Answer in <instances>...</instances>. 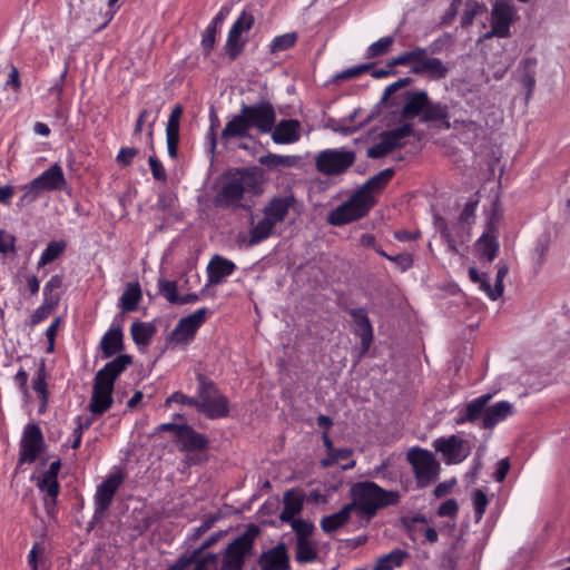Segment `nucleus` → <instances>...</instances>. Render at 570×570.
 <instances>
[{
	"label": "nucleus",
	"mask_w": 570,
	"mask_h": 570,
	"mask_svg": "<svg viewBox=\"0 0 570 570\" xmlns=\"http://www.w3.org/2000/svg\"><path fill=\"white\" fill-rule=\"evenodd\" d=\"M348 502L361 521L368 524L384 508L400 503L401 494L396 490H385L373 481H360L350 488Z\"/></svg>",
	"instance_id": "obj_1"
},
{
	"label": "nucleus",
	"mask_w": 570,
	"mask_h": 570,
	"mask_svg": "<svg viewBox=\"0 0 570 570\" xmlns=\"http://www.w3.org/2000/svg\"><path fill=\"white\" fill-rule=\"evenodd\" d=\"M132 363L128 354H120L96 373L89 410L94 415L104 414L112 405V392L117 377Z\"/></svg>",
	"instance_id": "obj_2"
},
{
	"label": "nucleus",
	"mask_w": 570,
	"mask_h": 570,
	"mask_svg": "<svg viewBox=\"0 0 570 570\" xmlns=\"http://www.w3.org/2000/svg\"><path fill=\"white\" fill-rule=\"evenodd\" d=\"M259 179L256 174L248 169H237L228 173L215 196V204L219 207H236L249 209L242 200L246 194L257 195L261 193Z\"/></svg>",
	"instance_id": "obj_3"
},
{
	"label": "nucleus",
	"mask_w": 570,
	"mask_h": 570,
	"mask_svg": "<svg viewBox=\"0 0 570 570\" xmlns=\"http://www.w3.org/2000/svg\"><path fill=\"white\" fill-rule=\"evenodd\" d=\"M259 534L258 525L247 524L245 531L225 549L220 570H243L245 559L254 553V543Z\"/></svg>",
	"instance_id": "obj_4"
},
{
	"label": "nucleus",
	"mask_w": 570,
	"mask_h": 570,
	"mask_svg": "<svg viewBox=\"0 0 570 570\" xmlns=\"http://www.w3.org/2000/svg\"><path fill=\"white\" fill-rule=\"evenodd\" d=\"M374 197L363 196L355 191L346 202L333 209L328 215V223L333 226H342L363 218L375 205Z\"/></svg>",
	"instance_id": "obj_5"
},
{
	"label": "nucleus",
	"mask_w": 570,
	"mask_h": 570,
	"mask_svg": "<svg viewBox=\"0 0 570 570\" xmlns=\"http://www.w3.org/2000/svg\"><path fill=\"white\" fill-rule=\"evenodd\" d=\"M406 459L413 468L419 487L424 488L438 478L440 464L432 452L412 448L407 452Z\"/></svg>",
	"instance_id": "obj_6"
},
{
	"label": "nucleus",
	"mask_w": 570,
	"mask_h": 570,
	"mask_svg": "<svg viewBox=\"0 0 570 570\" xmlns=\"http://www.w3.org/2000/svg\"><path fill=\"white\" fill-rule=\"evenodd\" d=\"M353 150L325 149L315 159L316 169L326 176H337L345 173L355 161Z\"/></svg>",
	"instance_id": "obj_7"
},
{
	"label": "nucleus",
	"mask_w": 570,
	"mask_h": 570,
	"mask_svg": "<svg viewBox=\"0 0 570 570\" xmlns=\"http://www.w3.org/2000/svg\"><path fill=\"white\" fill-rule=\"evenodd\" d=\"M65 186L66 179L62 169L58 164H55L24 187L27 193L21 197L20 204L23 205L24 202L35 200L41 191L61 190Z\"/></svg>",
	"instance_id": "obj_8"
},
{
	"label": "nucleus",
	"mask_w": 570,
	"mask_h": 570,
	"mask_svg": "<svg viewBox=\"0 0 570 570\" xmlns=\"http://www.w3.org/2000/svg\"><path fill=\"white\" fill-rule=\"evenodd\" d=\"M240 112L249 125L263 134L271 132L276 122V112L268 100H261L254 105H243Z\"/></svg>",
	"instance_id": "obj_9"
},
{
	"label": "nucleus",
	"mask_w": 570,
	"mask_h": 570,
	"mask_svg": "<svg viewBox=\"0 0 570 570\" xmlns=\"http://www.w3.org/2000/svg\"><path fill=\"white\" fill-rule=\"evenodd\" d=\"M500 215L495 212L492 213L485 229L481 237L476 240L475 250L480 259L492 262L499 252V223Z\"/></svg>",
	"instance_id": "obj_10"
},
{
	"label": "nucleus",
	"mask_w": 570,
	"mask_h": 570,
	"mask_svg": "<svg viewBox=\"0 0 570 570\" xmlns=\"http://www.w3.org/2000/svg\"><path fill=\"white\" fill-rule=\"evenodd\" d=\"M43 446L45 440L39 425L28 424L20 441L19 465L36 462Z\"/></svg>",
	"instance_id": "obj_11"
},
{
	"label": "nucleus",
	"mask_w": 570,
	"mask_h": 570,
	"mask_svg": "<svg viewBox=\"0 0 570 570\" xmlns=\"http://www.w3.org/2000/svg\"><path fill=\"white\" fill-rule=\"evenodd\" d=\"M433 446L442 454L446 464H458L466 459L471 452L469 443L458 435L440 438L434 441Z\"/></svg>",
	"instance_id": "obj_12"
},
{
	"label": "nucleus",
	"mask_w": 570,
	"mask_h": 570,
	"mask_svg": "<svg viewBox=\"0 0 570 570\" xmlns=\"http://www.w3.org/2000/svg\"><path fill=\"white\" fill-rule=\"evenodd\" d=\"M207 313L208 309L202 307L193 314L180 318L171 332V340L176 343H186L194 338L197 330L205 323Z\"/></svg>",
	"instance_id": "obj_13"
},
{
	"label": "nucleus",
	"mask_w": 570,
	"mask_h": 570,
	"mask_svg": "<svg viewBox=\"0 0 570 570\" xmlns=\"http://www.w3.org/2000/svg\"><path fill=\"white\" fill-rule=\"evenodd\" d=\"M261 570H289V554L284 542L263 551L257 560Z\"/></svg>",
	"instance_id": "obj_14"
},
{
	"label": "nucleus",
	"mask_w": 570,
	"mask_h": 570,
	"mask_svg": "<svg viewBox=\"0 0 570 570\" xmlns=\"http://www.w3.org/2000/svg\"><path fill=\"white\" fill-rule=\"evenodd\" d=\"M253 23L254 17L250 13L243 11L232 26L226 41V52L232 60L236 59L242 51L243 43L239 41L240 33L249 30Z\"/></svg>",
	"instance_id": "obj_15"
},
{
	"label": "nucleus",
	"mask_w": 570,
	"mask_h": 570,
	"mask_svg": "<svg viewBox=\"0 0 570 570\" xmlns=\"http://www.w3.org/2000/svg\"><path fill=\"white\" fill-rule=\"evenodd\" d=\"M124 476L115 473L104 480L97 488L95 495L96 513H102L110 507L114 495L121 485Z\"/></svg>",
	"instance_id": "obj_16"
},
{
	"label": "nucleus",
	"mask_w": 570,
	"mask_h": 570,
	"mask_svg": "<svg viewBox=\"0 0 570 570\" xmlns=\"http://www.w3.org/2000/svg\"><path fill=\"white\" fill-rule=\"evenodd\" d=\"M515 14L514 7L505 1L497 0L491 11V26L504 38L510 36V27Z\"/></svg>",
	"instance_id": "obj_17"
},
{
	"label": "nucleus",
	"mask_w": 570,
	"mask_h": 570,
	"mask_svg": "<svg viewBox=\"0 0 570 570\" xmlns=\"http://www.w3.org/2000/svg\"><path fill=\"white\" fill-rule=\"evenodd\" d=\"M440 222V233L442 238L446 242L449 250L452 254H460L459 245L464 244L470 238V230L466 225L460 224V222H456L452 230L449 229L445 220L443 218L439 219Z\"/></svg>",
	"instance_id": "obj_18"
},
{
	"label": "nucleus",
	"mask_w": 570,
	"mask_h": 570,
	"mask_svg": "<svg viewBox=\"0 0 570 570\" xmlns=\"http://www.w3.org/2000/svg\"><path fill=\"white\" fill-rule=\"evenodd\" d=\"M296 198L293 194L275 196L263 208V214L275 224L282 223L287 217L289 209L295 205Z\"/></svg>",
	"instance_id": "obj_19"
},
{
	"label": "nucleus",
	"mask_w": 570,
	"mask_h": 570,
	"mask_svg": "<svg viewBox=\"0 0 570 570\" xmlns=\"http://www.w3.org/2000/svg\"><path fill=\"white\" fill-rule=\"evenodd\" d=\"M249 130L250 128L248 122L239 111V114L233 116L225 125L220 134V142L227 147L232 141L236 139L249 137Z\"/></svg>",
	"instance_id": "obj_20"
},
{
	"label": "nucleus",
	"mask_w": 570,
	"mask_h": 570,
	"mask_svg": "<svg viewBox=\"0 0 570 570\" xmlns=\"http://www.w3.org/2000/svg\"><path fill=\"white\" fill-rule=\"evenodd\" d=\"M492 397L493 395L491 393H487L468 403L464 410L460 411L455 419V423L458 425H462L466 422L474 423L480 419L483 420L487 412V405Z\"/></svg>",
	"instance_id": "obj_21"
},
{
	"label": "nucleus",
	"mask_w": 570,
	"mask_h": 570,
	"mask_svg": "<svg viewBox=\"0 0 570 570\" xmlns=\"http://www.w3.org/2000/svg\"><path fill=\"white\" fill-rule=\"evenodd\" d=\"M348 313L356 325L355 334L361 338L362 352L365 353L373 341V328L366 309L363 307L353 308Z\"/></svg>",
	"instance_id": "obj_22"
},
{
	"label": "nucleus",
	"mask_w": 570,
	"mask_h": 570,
	"mask_svg": "<svg viewBox=\"0 0 570 570\" xmlns=\"http://www.w3.org/2000/svg\"><path fill=\"white\" fill-rule=\"evenodd\" d=\"M183 106L176 105L168 118L166 126L168 155L175 159L178 155L179 124L183 116Z\"/></svg>",
	"instance_id": "obj_23"
},
{
	"label": "nucleus",
	"mask_w": 570,
	"mask_h": 570,
	"mask_svg": "<svg viewBox=\"0 0 570 570\" xmlns=\"http://www.w3.org/2000/svg\"><path fill=\"white\" fill-rule=\"evenodd\" d=\"M301 124L296 119H284L274 126L272 139L276 144H293L299 139Z\"/></svg>",
	"instance_id": "obj_24"
},
{
	"label": "nucleus",
	"mask_w": 570,
	"mask_h": 570,
	"mask_svg": "<svg viewBox=\"0 0 570 570\" xmlns=\"http://www.w3.org/2000/svg\"><path fill=\"white\" fill-rule=\"evenodd\" d=\"M538 59L534 57L523 58L517 68L518 80L525 88V99L532 96L535 87V68Z\"/></svg>",
	"instance_id": "obj_25"
},
{
	"label": "nucleus",
	"mask_w": 570,
	"mask_h": 570,
	"mask_svg": "<svg viewBox=\"0 0 570 570\" xmlns=\"http://www.w3.org/2000/svg\"><path fill=\"white\" fill-rule=\"evenodd\" d=\"M178 441L181 443L180 450L186 452L202 451L207 448V438L195 431L191 426L184 424L179 428Z\"/></svg>",
	"instance_id": "obj_26"
},
{
	"label": "nucleus",
	"mask_w": 570,
	"mask_h": 570,
	"mask_svg": "<svg viewBox=\"0 0 570 570\" xmlns=\"http://www.w3.org/2000/svg\"><path fill=\"white\" fill-rule=\"evenodd\" d=\"M197 411L204 413L208 419L226 417L229 413V403L226 396L217 394L205 402H198Z\"/></svg>",
	"instance_id": "obj_27"
},
{
	"label": "nucleus",
	"mask_w": 570,
	"mask_h": 570,
	"mask_svg": "<svg viewBox=\"0 0 570 570\" xmlns=\"http://www.w3.org/2000/svg\"><path fill=\"white\" fill-rule=\"evenodd\" d=\"M235 264L232 261L215 255L207 266L208 285L219 284L224 277L229 276L235 271Z\"/></svg>",
	"instance_id": "obj_28"
},
{
	"label": "nucleus",
	"mask_w": 570,
	"mask_h": 570,
	"mask_svg": "<svg viewBox=\"0 0 570 570\" xmlns=\"http://www.w3.org/2000/svg\"><path fill=\"white\" fill-rule=\"evenodd\" d=\"M412 134L413 125L410 122H404L394 129L382 131L380 138L392 153L395 149L402 148L405 145L404 139Z\"/></svg>",
	"instance_id": "obj_29"
},
{
	"label": "nucleus",
	"mask_w": 570,
	"mask_h": 570,
	"mask_svg": "<svg viewBox=\"0 0 570 570\" xmlns=\"http://www.w3.org/2000/svg\"><path fill=\"white\" fill-rule=\"evenodd\" d=\"M513 412V405L508 401H500L493 405H487V412L483 417V428L493 429L498 423L505 420Z\"/></svg>",
	"instance_id": "obj_30"
},
{
	"label": "nucleus",
	"mask_w": 570,
	"mask_h": 570,
	"mask_svg": "<svg viewBox=\"0 0 570 570\" xmlns=\"http://www.w3.org/2000/svg\"><path fill=\"white\" fill-rule=\"evenodd\" d=\"M354 512L350 503L344 504L337 512L325 515L321 520V529L325 533H333L344 527L351 519V513Z\"/></svg>",
	"instance_id": "obj_31"
},
{
	"label": "nucleus",
	"mask_w": 570,
	"mask_h": 570,
	"mask_svg": "<svg viewBox=\"0 0 570 570\" xmlns=\"http://www.w3.org/2000/svg\"><path fill=\"white\" fill-rule=\"evenodd\" d=\"M412 72L421 75L428 73L433 79H443L449 72V68L439 58H423L420 63L412 67Z\"/></svg>",
	"instance_id": "obj_32"
},
{
	"label": "nucleus",
	"mask_w": 570,
	"mask_h": 570,
	"mask_svg": "<svg viewBox=\"0 0 570 570\" xmlns=\"http://www.w3.org/2000/svg\"><path fill=\"white\" fill-rule=\"evenodd\" d=\"M303 508V495L294 490L286 491L283 500V510L279 514V519L283 522H289L294 520L295 515L302 511Z\"/></svg>",
	"instance_id": "obj_33"
},
{
	"label": "nucleus",
	"mask_w": 570,
	"mask_h": 570,
	"mask_svg": "<svg viewBox=\"0 0 570 570\" xmlns=\"http://www.w3.org/2000/svg\"><path fill=\"white\" fill-rule=\"evenodd\" d=\"M393 176V168H386L384 170H381L380 173L371 177L367 181H365L356 191L362 193V195L366 197H374L372 194L381 191L392 179Z\"/></svg>",
	"instance_id": "obj_34"
},
{
	"label": "nucleus",
	"mask_w": 570,
	"mask_h": 570,
	"mask_svg": "<svg viewBox=\"0 0 570 570\" xmlns=\"http://www.w3.org/2000/svg\"><path fill=\"white\" fill-rule=\"evenodd\" d=\"M429 96L425 91H415L410 95L409 99L404 104L401 115L403 118H414L420 114L425 112Z\"/></svg>",
	"instance_id": "obj_35"
},
{
	"label": "nucleus",
	"mask_w": 570,
	"mask_h": 570,
	"mask_svg": "<svg viewBox=\"0 0 570 570\" xmlns=\"http://www.w3.org/2000/svg\"><path fill=\"white\" fill-rule=\"evenodd\" d=\"M100 348L104 357L108 358L124 350L121 328H110L102 336Z\"/></svg>",
	"instance_id": "obj_36"
},
{
	"label": "nucleus",
	"mask_w": 570,
	"mask_h": 570,
	"mask_svg": "<svg viewBox=\"0 0 570 570\" xmlns=\"http://www.w3.org/2000/svg\"><path fill=\"white\" fill-rule=\"evenodd\" d=\"M141 299V288L139 283H128L120 299L119 305L122 312L136 311Z\"/></svg>",
	"instance_id": "obj_37"
},
{
	"label": "nucleus",
	"mask_w": 570,
	"mask_h": 570,
	"mask_svg": "<svg viewBox=\"0 0 570 570\" xmlns=\"http://www.w3.org/2000/svg\"><path fill=\"white\" fill-rule=\"evenodd\" d=\"M275 223L264 215L249 230L248 246H254L267 239L275 227Z\"/></svg>",
	"instance_id": "obj_38"
},
{
	"label": "nucleus",
	"mask_w": 570,
	"mask_h": 570,
	"mask_svg": "<svg viewBox=\"0 0 570 570\" xmlns=\"http://www.w3.org/2000/svg\"><path fill=\"white\" fill-rule=\"evenodd\" d=\"M130 332L137 345H148L156 333V326L151 323L134 322Z\"/></svg>",
	"instance_id": "obj_39"
},
{
	"label": "nucleus",
	"mask_w": 570,
	"mask_h": 570,
	"mask_svg": "<svg viewBox=\"0 0 570 570\" xmlns=\"http://www.w3.org/2000/svg\"><path fill=\"white\" fill-rule=\"evenodd\" d=\"M317 559V549L311 540L296 541L295 560L298 563H309Z\"/></svg>",
	"instance_id": "obj_40"
},
{
	"label": "nucleus",
	"mask_w": 570,
	"mask_h": 570,
	"mask_svg": "<svg viewBox=\"0 0 570 570\" xmlns=\"http://www.w3.org/2000/svg\"><path fill=\"white\" fill-rule=\"evenodd\" d=\"M406 557V551L401 549H394L393 551L385 556H382L377 560L374 570H393V568L400 567Z\"/></svg>",
	"instance_id": "obj_41"
},
{
	"label": "nucleus",
	"mask_w": 570,
	"mask_h": 570,
	"mask_svg": "<svg viewBox=\"0 0 570 570\" xmlns=\"http://www.w3.org/2000/svg\"><path fill=\"white\" fill-rule=\"evenodd\" d=\"M450 115L449 106L442 102H433L428 99V105L425 107V112L421 117V121H436L440 119H448Z\"/></svg>",
	"instance_id": "obj_42"
},
{
	"label": "nucleus",
	"mask_w": 570,
	"mask_h": 570,
	"mask_svg": "<svg viewBox=\"0 0 570 570\" xmlns=\"http://www.w3.org/2000/svg\"><path fill=\"white\" fill-rule=\"evenodd\" d=\"M487 12V6L476 0H468L461 17V27L468 28L473 24L474 18L479 14Z\"/></svg>",
	"instance_id": "obj_43"
},
{
	"label": "nucleus",
	"mask_w": 570,
	"mask_h": 570,
	"mask_svg": "<svg viewBox=\"0 0 570 570\" xmlns=\"http://www.w3.org/2000/svg\"><path fill=\"white\" fill-rule=\"evenodd\" d=\"M426 56V49L422 47H415L411 51H405L397 57H394L390 62L389 67H395V66H404L409 62H417L420 63L423 58Z\"/></svg>",
	"instance_id": "obj_44"
},
{
	"label": "nucleus",
	"mask_w": 570,
	"mask_h": 570,
	"mask_svg": "<svg viewBox=\"0 0 570 570\" xmlns=\"http://www.w3.org/2000/svg\"><path fill=\"white\" fill-rule=\"evenodd\" d=\"M59 301L60 295H50L49 297L45 298V303L39 306L31 315V324L36 325L46 320L58 305Z\"/></svg>",
	"instance_id": "obj_45"
},
{
	"label": "nucleus",
	"mask_w": 570,
	"mask_h": 570,
	"mask_svg": "<svg viewBox=\"0 0 570 570\" xmlns=\"http://www.w3.org/2000/svg\"><path fill=\"white\" fill-rule=\"evenodd\" d=\"M261 164L267 166L269 168L273 167H294L298 163L297 156H281L275 154H269L259 159Z\"/></svg>",
	"instance_id": "obj_46"
},
{
	"label": "nucleus",
	"mask_w": 570,
	"mask_h": 570,
	"mask_svg": "<svg viewBox=\"0 0 570 570\" xmlns=\"http://www.w3.org/2000/svg\"><path fill=\"white\" fill-rule=\"evenodd\" d=\"M66 244L63 242H50L41 254L38 262V267L46 266L56 258H58L63 252Z\"/></svg>",
	"instance_id": "obj_47"
},
{
	"label": "nucleus",
	"mask_w": 570,
	"mask_h": 570,
	"mask_svg": "<svg viewBox=\"0 0 570 570\" xmlns=\"http://www.w3.org/2000/svg\"><path fill=\"white\" fill-rule=\"evenodd\" d=\"M209 120H210V127H209V130L207 134V145H208V151L210 153L212 158H214L216 155V148H217L216 129L219 126V119H218L217 112L214 109V107L210 108Z\"/></svg>",
	"instance_id": "obj_48"
},
{
	"label": "nucleus",
	"mask_w": 570,
	"mask_h": 570,
	"mask_svg": "<svg viewBox=\"0 0 570 570\" xmlns=\"http://www.w3.org/2000/svg\"><path fill=\"white\" fill-rule=\"evenodd\" d=\"M158 292L169 303L178 304L180 296L178 295L177 283L175 281H168V279H165V278H160L158 281Z\"/></svg>",
	"instance_id": "obj_49"
},
{
	"label": "nucleus",
	"mask_w": 570,
	"mask_h": 570,
	"mask_svg": "<svg viewBox=\"0 0 570 570\" xmlns=\"http://www.w3.org/2000/svg\"><path fill=\"white\" fill-rule=\"evenodd\" d=\"M32 389L40 395L42 400V406H46L48 401V391L46 383V368L42 362L37 371L36 377L32 380Z\"/></svg>",
	"instance_id": "obj_50"
},
{
	"label": "nucleus",
	"mask_w": 570,
	"mask_h": 570,
	"mask_svg": "<svg viewBox=\"0 0 570 570\" xmlns=\"http://www.w3.org/2000/svg\"><path fill=\"white\" fill-rule=\"evenodd\" d=\"M297 40L296 32H288L278 37H275L269 48L272 53H277L292 48Z\"/></svg>",
	"instance_id": "obj_51"
},
{
	"label": "nucleus",
	"mask_w": 570,
	"mask_h": 570,
	"mask_svg": "<svg viewBox=\"0 0 570 570\" xmlns=\"http://www.w3.org/2000/svg\"><path fill=\"white\" fill-rule=\"evenodd\" d=\"M394 42L392 36L383 37L380 40L372 43L366 51V58L372 59L386 53Z\"/></svg>",
	"instance_id": "obj_52"
},
{
	"label": "nucleus",
	"mask_w": 570,
	"mask_h": 570,
	"mask_svg": "<svg viewBox=\"0 0 570 570\" xmlns=\"http://www.w3.org/2000/svg\"><path fill=\"white\" fill-rule=\"evenodd\" d=\"M288 523H291V527L295 532L296 541L309 540V537L314 530V525L311 522H307L303 519H294Z\"/></svg>",
	"instance_id": "obj_53"
},
{
	"label": "nucleus",
	"mask_w": 570,
	"mask_h": 570,
	"mask_svg": "<svg viewBox=\"0 0 570 570\" xmlns=\"http://www.w3.org/2000/svg\"><path fill=\"white\" fill-rule=\"evenodd\" d=\"M472 499H473V505L475 509V517H476V520L479 521L482 519V517L485 512L489 500H488V497L484 493V491H482L480 489H478L473 492Z\"/></svg>",
	"instance_id": "obj_54"
},
{
	"label": "nucleus",
	"mask_w": 570,
	"mask_h": 570,
	"mask_svg": "<svg viewBox=\"0 0 570 570\" xmlns=\"http://www.w3.org/2000/svg\"><path fill=\"white\" fill-rule=\"evenodd\" d=\"M476 206L478 200L466 203L459 216L458 222H460V224L471 226L474 223Z\"/></svg>",
	"instance_id": "obj_55"
},
{
	"label": "nucleus",
	"mask_w": 570,
	"mask_h": 570,
	"mask_svg": "<svg viewBox=\"0 0 570 570\" xmlns=\"http://www.w3.org/2000/svg\"><path fill=\"white\" fill-rule=\"evenodd\" d=\"M38 487L42 492H46L55 502L58 493H59V483L58 480H51L48 478H43L39 480Z\"/></svg>",
	"instance_id": "obj_56"
},
{
	"label": "nucleus",
	"mask_w": 570,
	"mask_h": 570,
	"mask_svg": "<svg viewBox=\"0 0 570 570\" xmlns=\"http://www.w3.org/2000/svg\"><path fill=\"white\" fill-rule=\"evenodd\" d=\"M137 154H138L137 148L122 147L116 157V161L118 163V165H120L122 167H127L132 163V160L137 156Z\"/></svg>",
	"instance_id": "obj_57"
},
{
	"label": "nucleus",
	"mask_w": 570,
	"mask_h": 570,
	"mask_svg": "<svg viewBox=\"0 0 570 570\" xmlns=\"http://www.w3.org/2000/svg\"><path fill=\"white\" fill-rule=\"evenodd\" d=\"M16 249V237L3 229H0V254L13 253Z\"/></svg>",
	"instance_id": "obj_58"
},
{
	"label": "nucleus",
	"mask_w": 570,
	"mask_h": 570,
	"mask_svg": "<svg viewBox=\"0 0 570 570\" xmlns=\"http://www.w3.org/2000/svg\"><path fill=\"white\" fill-rule=\"evenodd\" d=\"M197 560L199 559L194 552L189 554H183L176 560V562L173 566H170L166 570H187L191 564L195 566Z\"/></svg>",
	"instance_id": "obj_59"
},
{
	"label": "nucleus",
	"mask_w": 570,
	"mask_h": 570,
	"mask_svg": "<svg viewBox=\"0 0 570 570\" xmlns=\"http://www.w3.org/2000/svg\"><path fill=\"white\" fill-rule=\"evenodd\" d=\"M199 380V402H205V399H210L214 395H217L215 386L213 382L206 381L203 375L198 376Z\"/></svg>",
	"instance_id": "obj_60"
},
{
	"label": "nucleus",
	"mask_w": 570,
	"mask_h": 570,
	"mask_svg": "<svg viewBox=\"0 0 570 570\" xmlns=\"http://www.w3.org/2000/svg\"><path fill=\"white\" fill-rule=\"evenodd\" d=\"M216 28L215 26H208L203 35L202 46L206 56L210 53L215 45Z\"/></svg>",
	"instance_id": "obj_61"
},
{
	"label": "nucleus",
	"mask_w": 570,
	"mask_h": 570,
	"mask_svg": "<svg viewBox=\"0 0 570 570\" xmlns=\"http://www.w3.org/2000/svg\"><path fill=\"white\" fill-rule=\"evenodd\" d=\"M148 163L151 169L153 177L156 180L165 181L167 179V174L163 164L157 159V157L150 156Z\"/></svg>",
	"instance_id": "obj_62"
},
{
	"label": "nucleus",
	"mask_w": 570,
	"mask_h": 570,
	"mask_svg": "<svg viewBox=\"0 0 570 570\" xmlns=\"http://www.w3.org/2000/svg\"><path fill=\"white\" fill-rule=\"evenodd\" d=\"M216 554L207 553L206 556L202 557L199 560L196 561L193 570H216Z\"/></svg>",
	"instance_id": "obj_63"
},
{
	"label": "nucleus",
	"mask_w": 570,
	"mask_h": 570,
	"mask_svg": "<svg viewBox=\"0 0 570 570\" xmlns=\"http://www.w3.org/2000/svg\"><path fill=\"white\" fill-rule=\"evenodd\" d=\"M459 557L456 556L454 548L445 552L441 558L442 570H456Z\"/></svg>",
	"instance_id": "obj_64"
}]
</instances>
